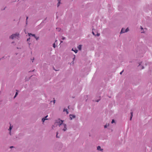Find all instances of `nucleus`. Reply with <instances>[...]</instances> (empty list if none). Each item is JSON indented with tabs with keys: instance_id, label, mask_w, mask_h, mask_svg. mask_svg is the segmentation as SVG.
<instances>
[{
	"instance_id": "1",
	"label": "nucleus",
	"mask_w": 152,
	"mask_h": 152,
	"mask_svg": "<svg viewBox=\"0 0 152 152\" xmlns=\"http://www.w3.org/2000/svg\"><path fill=\"white\" fill-rule=\"evenodd\" d=\"M63 121L60 120V119L58 120V121L57 122L58 123V125L60 126L61 125H62L63 126L64 128L63 129V130L64 131H66L67 130L66 126L65 124L63 123Z\"/></svg>"
},
{
	"instance_id": "2",
	"label": "nucleus",
	"mask_w": 152,
	"mask_h": 152,
	"mask_svg": "<svg viewBox=\"0 0 152 152\" xmlns=\"http://www.w3.org/2000/svg\"><path fill=\"white\" fill-rule=\"evenodd\" d=\"M19 34L17 33L15 34H12L10 37V38L12 39H13L14 38H16L18 36Z\"/></svg>"
},
{
	"instance_id": "3",
	"label": "nucleus",
	"mask_w": 152,
	"mask_h": 152,
	"mask_svg": "<svg viewBox=\"0 0 152 152\" xmlns=\"http://www.w3.org/2000/svg\"><path fill=\"white\" fill-rule=\"evenodd\" d=\"M69 117L70 118V120H72L73 118H74L76 117V116L75 115H72V114H70L69 115Z\"/></svg>"
},
{
	"instance_id": "4",
	"label": "nucleus",
	"mask_w": 152,
	"mask_h": 152,
	"mask_svg": "<svg viewBox=\"0 0 152 152\" xmlns=\"http://www.w3.org/2000/svg\"><path fill=\"white\" fill-rule=\"evenodd\" d=\"M97 150L100 151H102L103 150V149H101V147L99 146L97 147Z\"/></svg>"
},
{
	"instance_id": "5",
	"label": "nucleus",
	"mask_w": 152,
	"mask_h": 152,
	"mask_svg": "<svg viewBox=\"0 0 152 152\" xmlns=\"http://www.w3.org/2000/svg\"><path fill=\"white\" fill-rule=\"evenodd\" d=\"M125 29L124 28H123L121 31L120 32V33H125Z\"/></svg>"
},
{
	"instance_id": "6",
	"label": "nucleus",
	"mask_w": 152,
	"mask_h": 152,
	"mask_svg": "<svg viewBox=\"0 0 152 152\" xmlns=\"http://www.w3.org/2000/svg\"><path fill=\"white\" fill-rule=\"evenodd\" d=\"M28 35L29 36H30L31 35L33 37H36V35L34 34H32L31 33H28Z\"/></svg>"
},
{
	"instance_id": "7",
	"label": "nucleus",
	"mask_w": 152,
	"mask_h": 152,
	"mask_svg": "<svg viewBox=\"0 0 152 152\" xmlns=\"http://www.w3.org/2000/svg\"><path fill=\"white\" fill-rule=\"evenodd\" d=\"M82 45H79L78 47H77V48H78V49L80 50L81 49V48H82Z\"/></svg>"
},
{
	"instance_id": "8",
	"label": "nucleus",
	"mask_w": 152,
	"mask_h": 152,
	"mask_svg": "<svg viewBox=\"0 0 152 152\" xmlns=\"http://www.w3.org/2000/svg\"><path fill=\"white\" fill-rule=\"evenodd\" d=\"M133 112H131V116H130V120H132V117H133Z\"/></svg>"
},
{
	"instance_id": "9",
	"label": "nucleus",
	"mask_w": 152,
	"mask_h": 152,
	"mask_svg": "<svg viewBox=\"0 0 152 152\" xmlns=\"http://www.w3.org/2000/svg\"><path fill=\"white\" fill-rule=\"evenodd\" d=\"M72 51H74L76 53L77 52L78 50L76 49H75V50H74V49L73 48L72 50Z\"/></svg>"
},
{
	"instance_id": "10",
	"label": "nucleus",
	"mask_w": 152,
	"mask_h": 152,
	"mask_svg": "<svg viewBox=\"0 0 152 152\" xmlns=\"http://www.w3.org/2000/svg\"><path fill=\"white\" fill-rule=\"evenodd\" d=\"M58 3L57 4V7H58L60 5V3L61 0H58Z\"/></svg>"
},
{
	"instance_id": "11",
	"label": "nucleus",
	"mask_w": 152,
	"mask_h": 152,
	"mask_svg": "<svg viewBox=\"0 0 152 152\" xmlns=\"http://www.w3.org/2000/svg\"><path fill=\"white\" fill-rule=\"evenodd\" d=\"M47 119H45V118H42V122H44L45 121V120H47Z\"/></svg>"
},
{
	"instance_id": "12",
	"label": "nucleus",
	"mask_w": 152,
	"mask_h": 152,
	"mask_svg": "<svg viewBox=\"0 0 152 152\" xmlns=\"http://www.w3.org/2000/svg\"><path fill=\"white\" fill-rule=\"evenodd\" d=\"M56 30L58 31H60L61 29L60 28H56Z\"/></svg>"
},
{
	"instance_id": "13",
	"label": "nucleus",
	"mask_w": 152,
	"mask_h": 152,
	"mask_svg": "<svg viewBox=\"0 0 152 152\" xmlns=\"http://www.w3.org/2000/svg\"><path fill=\"white\" fill-rule=\"evenodd\" d=\"M58 133L57 132H56V137L57 138H59V137L58 136Z\"/></svg>"
},
{
	"instance_id": "14",
	"label": "nucleus",
	"mask_w": 152,
	"mask_h": 152,
	"mask_svg": "<svg viewBox=\"0 0 152 152\" xmlns=\"http://www.w3.org/2000/svg\"><path fill=\"white\" fill-rule=\"evenodd\" d=\"M12 129V127L11 126V125H10V128H9V130L10 131Z\"/></svg>"
},
{
	"instance_id": "15",
	"label": "nucleus",
	"mask_w": 152,
	"mask_h": 152,
	"mask_svg": "<svg viewBox=\"0 0 152 152\" xmlns=\"http://www.w3.org/2000/svg\"><path fill=\"white\" fill-rule=\"evenodd\" d=\"M18 94V92H16L15 94L14 97V98H15L16 96Z\"/></svg>"
},
{
	"instance_id": "16",
	"label": "nucleus",
	"mask_w": 152,
	"mask_h": 152,
	"mask_svg": "<svg viewBox=\"0 0 152 152\" xmlns=\"http://www.w3.org/2000/svg\"><path fill=\"white\" fill-rule=\"evenodd\" d=\"M129 31V29L128 28H127L126 29H125V32H127Z\"/></svg>"
},
{
	"instance_id": "17",
	"label": "nucleus",
	"mask_w": 152,
	"mask_h": 152,
	"mask_svg": "<svg viewBox=\"0 0 152 152\" xmlns=\"http://www.w3.org/2000/svg\"><path fill=\"white\" fill-rule=\"evenodd\" d=\"M28 18V17H26V24H27V19Z\"/></svg>"
},
{
	"instance_id": "18",
	"label": "nucleus",
	"mask_w": 152,
	"mask_h": 152,
	"mask_svg": "<svg viewBox=\"0 0 152 152\" xmlns=\"http://www.w3.org/2000/svg\"><path fill=\"white\" fill-rule=\"evenodd\" d=\"M34 38L36 39L37 40H38L39 39V37H37L36 36V37H34Z\"/></svg>"
},
{
	"instance_id": "19",
	"label": "nucleus",
	"mask_w": 152,
	"mask_h": 152,
	"mask_svg": "<svg viewBox=\"0 0 152 152\" xmlns=\"http://www.w3.org/2000/svg\"><path fill=\"white\" fill-rule=\"evenodd\" d=\"M115 122V120H114V119H113V120H112V122H111V123H112V124H113V123H114V122Z\"/></svg>"
},
{
	"instance_id": "20",
	"label": "nucleus",
	"mask_w": 152,
	"mask_h": 152,
	"mask_svg": "<svg viewBox=\"0 0 152 152\" xmlns=\"http://www.w3.org/2000/svg\"><path fill=\"white\" fill-rule=\"evenodd\" d=\"M67 111V109H64V111Z\"/></svg>"
},
{
	"instance_id": "21",
	"label": "nucleus",
	"mask_w": 152,
	"mask_h": 152,
	"mask_svg": "<svg viewBox=\"0 0 152 152\" xmlns=\"http://www.w3.org/2000/svg\"><path fill=\"white\" fill-rule=\"evenodd\" d=\"M53 46L54 48H55L56 47V46L55 45V43H54L53 44Z\"/></svg>"
},
{
	"instance_id": "22",
	"label": "nucleus",
	"mask_w": 152,
	"mask_h": 152,
	"mask_svg": "<svg viewBox=\"0 0 152 152\" xmlns=\"http://www.w3.org/2000/svg\"><path fill=\"white\" fill-rule=\"evenodd\" d=\"M99 35H100V34L97 33L96 35V36H99Z\"/></svg>"
},
{
	"instance_id": "23",
	"label": "nucleus",
	"mask_w": 152,
	"mask_h": 152,
	"mask_svg": "<svg viewBox=\"0 0 152 152\" xmlns=\"http://www.w3.org/2000/svg\"><path fill=\"white\" fill-rule=\"evenodd\" d=\"M66 39V38L65 37H62V39L63 40H64Z\"/></svg>"
},
{
	"instance_id": "24",
	"label": "nucleus",
	"mask_w": 152,
	"mask_h": 152,
	"mask_svg": "<svg viewBox=\"0 0 152 152\" xmlns=\"http://www.w3.org/2000/svg\"><path fill=\"white\" fill-rule=\"evenodd\" d=\"M92 34H93L94 35V36H96V34H94V32L93 31H92Z\"/></svg>"
},
{
	"instance_id": "25",
	"label": "nucleus",
	"mask_w": 152,
	"mask_h": 152,
	"mask_svg": "<svg viewBox=\"0 0 152 152\" xmlns=\"http://www.w3.org/2000/svg\"><path fill=\"white\" fill-rule=\"evenodd\" d=\"M31 59L32 60V62H33V61H34V58H33L32 59Z\"/></svg>"
},
{
	"instance_id": "26",
	"label": "nucleus",
	"mask_w": 152,
	"mask_h": 152,
	"mask_svg": "<svg viewBox=\"0 0 152 152\" xmlns=\"http://www.w3.org/2000/svg\"><path fill=\"white\" fill-rule=\"evenodd\" d=\"M107 125H104V128H107Z\"/></svg>"
},
{
	"instance_id": "27",
	"label": "nucleus",
	"mask_w": 152,
	"mask_h": 152,
	"mask_svg": "<svg viewBox=\"0 0 152 152\" xmlns=\"http://www.w3.org/2000/svg\"><path fill=\"white\" fill-rule=\"evenodd\" d=\"M124 71V70H123L122 72H121L120 73V74L121 75L122 74V72H123Z\"/></svg>"
},
{
	"instance_id": "28",
	"label": "nucleus",
	"mask_w": 152,
	"mask_h": 152,
	"mask_svg": "<svg viewBox=\"0 0 152 152\" xmlns=\"http://www.w3.org/2000/svg\"><path fill=\"white\" fill-rule=\"evenodd\" d=\"M140 28H141V29L143 30V28H142V27L141 26H140Z\"/></svg>"
},
{
	"instance_id": "29",
	"label": "nucleus",
	"mask_w": 152,
	"mask_h": 152,
	"mask_svg": "<svg viewBox=\"0 0 152 152\" xmlns=\"http://www.w3.org/2000/svg\"><path fill=\"white\" fill-rule=\"evenodd\" d=\"M30 39V38H28L27 39V41H28V40Z\"/></svg>"
},
{
	"instance_id": "30",
	"label": "nucleus",
	"mask_w": 152,
	"mask_h": 152,
	"mask_svg": "<svg viewBox=\"0 0 152 152\" xmlns=\"http://www.w3.org/2000/svg\"><path fill=\"white\" fill-rule=\"evenodd\" d=\"M48 116V115H47L44 118H45V119H46V118Z\"/></svg>"
},
{
	"instance_id": "31",
	"label": "nucleus",
	"mask_w": 152,
	"mask_h": 152,
	"mask_svg": "<svg viewBox=\"0 0 152 152\" xmlns=\"http://www.w3.org/2000/svg\"><path fill=\"white\" fill-rule=\"evenodd\" d=\"M13 146H11L10 147V148H13Z\"/></svg>"
},
{
	"instance_id": "32",
	"label": "nucleus",
	"mask_w": 152,
	"mask_h": 152,
	"mask_svg": "<svg viewBox=\"0 0 152 152\" xmlns=\"http://www.w3.org/2000/svg\"><path fill=\"white\" fill-rule=\"evenodd\" d=\"M66 113H67V114H68L69 113H68V111H66Z\"/></svg>"
},
{
	"instance_id": "33",
	"label": "nucleus",
	"mask_w": 152,
	"mask_h": 152,
	"mask_svg": "<svg viewBox=\"0 0 152 152\" xmlns=\"http://www.w3.org/2000/svg\"><path fill=\"white\" fill-rule=\"evenodd\" d=\"M53 69H54V70H55V71H57V70H56L54 68V67H53Z\"/></svg>"
},
{
	"instance_id": "34",
	"label": "nucleus",
	"mask_w": 152,
	"mask_h": 152,
	"mask_svg": "<svg viewBox=\"0 0 152 152\" xmlns=\"http://www.w3.org/2000/svg\"><path fill=\"white\" fill-rule=\"evenodd\" d=\"M144 68V67L143 66H142V69H143Z\"/></svg>"
},
{
	"instance_id": "35",
	"label": "nucleus",
	"mask_w": 152,
	"mask_h": 152,
	"mask_svg": "<svg viewBox=\"0 0 152 152\" xmlns=\"http://www.w3.org/2000/svg\"><path fill=\"white\" fill-rule=\"evenodd\" d=\"M6 7H5V8H4V9H3V10H4L5 9Z\"/></svg>"
},
{
	"instance_id": "36",
	"label": "nucleus",
	"mask_w": 152,
	"mask_h": 152,
	"mask_svg": "<svg viewBox=\"0 0 152 152\" xmlns=\"http://www.w3.org/2000/svg\"><path fill=\"white\" fill-rule=\"evenodd\" d=\"M63 42L62 41H60V42H61V43H62V42Z\"/></svg>"
},
{
	"instance_id": "37",
	"label": "nucleus",
	"mask_w": 152,
	"mask_h": 152,
	"mask_svg": "<svg viewBox=\"0 0 152 152\" xmlns=\"http://www.w3.org/2000/svg\"><path fill=\"white\" fill-rule=\"evenodd\" d=\"M99 100H97L96 101L97 102H98L99 101Z\"/></svg>"
},
{
	"instance_id": "38",
	"label": "nucleus",
	"mask_w": 152,
	"mask_h": 152,
	"mask_svg": "<svg viewBox=\"0 0 152 152\" xmlns=\"http://www.w3.org/2000/svg\"><path fill=\"white\" fill-rule=\"evenodd\" d=\"M53 102H54V103L55 102V100H54Z\"/></svg>"
},
{
	"instance_id": "39",
	"label": "nucleus",
	"mask_w": 152,
	"mask_h": 152,
	"mask_svg": "<svg viewBox=\"0 0 152 152\" xmlns=\"http://www.w3.org/2000/svg\"><path fill=\"white\" fill-rule=\"evenodd\" d=\"M4 57H3L1 59H2L3 58H4Z\"/></svg>"
},
{
	"instance_id": "40",
	"label": "nucleus",
	"mask_w": 152,
	"mask_h": 152,
	"mask_svg": "<svg viewBox=\"0 0 152 152\" xmlns=\"http://www.w3.org/2000/svg\"><path fill=\"white\" fill-rule=\"evenodd\" d=\"M57 41V40H56L55 42H56Z\"/></svg>"
},
{
	"instance_id": "41",
	"label": "nucleus",
	"mask_w": 152,
	"mask_h": 152,
	"mask_svg": "<svg viewBox=\"0 0 152 152\" xmlns=\"http://www.w3.org/2000/svg\"><path fill=\"white\" fill-rule=\"evenodd\" d=\"M140 64H139V66H140Z\"/></svg>"
}]
</instances>
